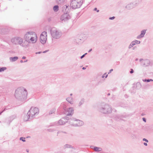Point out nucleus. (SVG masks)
<instances>
[{
    "label": "nucleus",
    "instance_id": "nucleus-1",
    "mask_svg": "<svg viewBox=\"0 0 153 153\" xmlns=\"http://www.w3.org/2000/svg\"><path fill=\"white\" fill-rule=\"evenodd\" d=\"M25 40L27 44L26 48L29 46V43L34 44L37 40V36L36 33L33 31H29L26 33L24 36Z\"/></svg>",
    "mask_w": 153,
    "mask_h": 153
},
{
    "label": "nucleus",
    "instance_id": "nucleus-2",
    "mask_svg": "<svg viewBox=\"0 0 153 153\" xmlns=\"http://www.w3.org/2000/svg\"><path fill=\"white\" fill-rule=\"evenodd\" d=\"M27 94V92L25 89L23 87H20L16 90L15 96L17 99L21 100L25 99Z\"/></svg>",
    "mask_w": 153,
    "mask_h": 153
},
{
    "label": "nucleus",
    "instance_id": "nucleus-3",
    "mask_svg": "<svg viewBox=\"0 0 153 153\" xmlns=\"http://www.w3.org/2000/svg\"><path fill=\"white\" fill-rule=\"evenodd\" d=\"M39 112V110L37 108L32 107L28 111L27 115L24 118L25 121H28L29 119H31L37 115Z\"/></svg>",
    "mask_w": 153,
    "mask_h": 153
},
{
    "label": "nucleus",
    "instance_id": "nucleus-4",
    "mask_svg": "<svg viewBox=\"0 0 153 153\" xmlns=\"http://www.w3.org/2000/svg\"><path fill=\"white\" fill-rule=\"evenodd\" d=\"M11 42L14 45H19L22 47L26 48L27 43L25 41H24L22 38L20 37H16L11 39Z\"/></svg>",
    "mask_w": 153,
    "mask_h": 153
},
{
    "label": "nucleus",
    "instance_id": "nucleus-5",
    "mask_svg": "<svg viewBox=\"0 0 153 153\" xmlns=\"http://www.w3.org/2000/svg\"><path fill=\"white\" fill-rule=\"evenodd\" d=\"M83 0H71L70 6L73 9L79 8L83 3Z\"/></svg>",
    "mask_w": 153,
    "mask_h": 153
},
{
    "label": "nucleus",
    "instance_id": "nucleus-6",
    "mask_svg": "<svg viewBox=\"0 0 153 153\" xmlns=\"http://www.w3.org/2000/svg\"><path fill=\"white\" fill-rule=\"evenodd\" d=\"M100 111L103 114H108L111 112L112 109L110 105L106 104L102 106L100 109Z\"/></svg>",
    "mask_w": 153,
    "mask_h": 153
},
{
    "label": "nucleus",
    "instance_id": "nucleus-7",
    "mask_svg": "<svg viewBox=\"0 0 153 153\" xmlns=\"http://www.w3.org/2000/svg\"><path fill=\"white\" fill-rule=\"evenodd\" d=\"M51 33L52 37L56 39L60 38L62 35L61 32L55 28H53L51 30Z\"/></svg>",
    "mask_w": 153,
    "mask_h": 153
},
{
    "label": "nucleus",
    "instance_id": "nucleus-8",
    "mask_svg": "<svg viewBox=\"0 0 153 153\" xmlns=\"http://www.w3.org/2000/svg\"><path fill=\"white\" fill-rule=\"evenodd\" d=\"M47 33L45 31L43 32L41 34L40 36V42L42 44H45L47 39Z\"/></svg>",
    "mask_w": 153,
    "mask_h": 153
},
{
    "label": "nucleus",
    "instance_id": "nucleus-9",
    "mask_svg": "<svg viewBox=\"0 0 153 153\" xmlns=\"http://www.w3.org/2000/svg\"><path fill=\"white\" fill-rule=\"evenodd\" d=\"M70 18V16L68 13H64L61 16L60 19L62 22H65L68 20Z\"/></svg>",
    "mask_w": 153,
    "mask_h": 153
},
{
    "label": "nucleus",
    "instance_id": "nucleus-10",
    "mask_svg": "<svg viewBox=\"0 0 153 153\" xmlns=\"http://www.w3.org/2000/svg\"><path fill=\"white\" fill-rule=\"evenodd\" d=\"M68 117H63L59 120L57 123L58 125H63L65 124V123L67 122Z\"/></svg>",
    "mask_w": 153,
    "mask_h": 153
},
{
    "label": "nucleus",
    "instance_id": "nucleus-11",
    "mask_svg": "<svg viewBox=\"0 0 153 153\" xmlns=\"http://www.w3.org/2000/svg\"><path fill=\"white\" fill-rule=\"evenodd\" d=\"M70 7L69 4H66L63 6L62 11L64 13H68L70 11Z\"/></svg>",
    "mask_w": 153,
    "mask_h": 153
},
{
    "label": "nucleus",
    "instance_id": "nucleus-12",
    "mask_svg": "<svg viewBox=\"0 0 153 153\" xmlns=\"http://www.w3.org/2000/svg\"><path fill=\"white\" fill-rule=\"evenodd\" d=\"M74 126H81L83 124V122L79 120H76V121H74Z\"/></svg>",
    "mask_w": 153,
    "mask_h": 153
},
{
    "label": "nucleus",
    "instance_id": "nucleus-13",
    "mask_svg": "<svg viewBox=\"0 0 153 153\" xmlns=\"http://www.w3.org/2000/svg\"><path fill=\"white\" fill-rule=\"evenodd\" d=\"M150 61L149 59H145L143 60L142 62V65L143 66L146 67L149 65Z\"/></svg>",
    "mask_w": 153,
    "mask_h": 153
},
{
    "label": "nucleus",
    "instance_id": "nucleus-14",
    "mask_svg": "<svg viewBox=\"0 0 153 153\" xmlns=\"http://www.w3.org/2000/svg\"><path fill=\"white\" fill-rule=\"evenodd\" d=\"M68 113L67 115H72L74 112V110L72 108H69L67 111Z\"/></svg>",
    "mask_w": 153,
    "mask_h": 153
},
{
    "label": "nucleus",
    "instance_id": "nucleus-15",
    "mask_svg": "<svg viewBox=\"0 0 153 153\" xmlns=\"http://www.w3.org/2000/svg\"><path fill=\"white\" fill-rule=\"evenodd\" d=\"M146 30H144L141 31L140 35L137 37V38H140L143 37L146 33Z\"/></svg>",
    "mask_w": 153,
    "mask_h": 153
},
{
    "label": "nucleus",
    "instance_id": "nucleus-16",
    "mask_svg": "<svg viewBox=\"0 0 153 153\" xmlns=\"http://www.w3.org/2000/svg\"><path fill=\"white\" fill-rule=\"evenodd\" d=\"M8 31V29L5 28H2L0 29V33L1 34H5Z\"/></svg>",
    "mask_w": 153,
    "mask_h": 153
},
{
    "label": "nucleus",
    "instance_id": "nucleus-17",
    "mask_svg": "<svg viewBox=\"0 0 153 153\" xmlns=\"http://www.w3.org/2000/svg\"><path fill=\"white\" fill-rule=\"evenodd\" d=\"M133 7V5L132 4H129L126 6V8L128 10L131 9Z\"/></svg>",
    "mask_w": 153,
    "mask_h": 153
},
{
    "label": "nucleus",
    "instance_id": "nucleus-18",
    "mask_svg": "<svg viewBox=\"0 0 153 153\" xmlns=\"http://www.w3.org/2000/svg\"><path fill=\"white\" fill-rule=\"evenodd\" d=\"M93 149L96 152H100L102 150V149L100 147H94Z\"/></svg>",
    "mask_w": 153,
    "mask_h": 153
},
{
    "label": "nucleus",
    "instance_id": "nucleus-19",
    "mask_svg": "<svg viewBox=\"0 0 153 153\" xmlns=\"http://www.w3.org/2000/svg\"><path fill=\"white\" fill-rule=\"evenodd\" d=\"M74 121H76V119L74 118H72L70 120L69 122L71 125L74 126Z\"/></svg>",
    "mask_w": 153,
    "mask_h": 153
},
{
    "label": "nucleus",
    "instance_id": "nucleus-20",
    "mask_svg": "<svg viewBox=\"0 0 153 153\" xmlns=\"http://www.w3.org/2000/svg\"><path fill=\"white\" fill-rule=\"evenodd\" d=\"M18 59V57L17 56L10 57V59L11 60L12 62H14L17 60Z\"/></svg>",
    "mask_w": 153,
    "mask_h": 153
},
{
    "label": "nucleus",
    "instance_id": "nucleus-21",
    "mask_svg": "<svg viewBox=\"0 0 153 153\" xmlns=\"http://www.w3.org/2000/svg\"><path fill=\"white\" fill-rule=\"evenodd\" d=\"M66 100L71 104H72L73 99L71 97H68L66 99Z\"/></svg>",
    "mask_w": 153,
    "mask_h": 153
},
{
    "label": "nucleus",
    "instance_id": "nucleus-22",
    "mask_svg": "<svg viewBox=\"0 0 153 153\" xmlns=\"http://www.w3.org/2000/svg\"><path fill=\"white\" fill-rule=\"evenodd\" d=\"M65 0H56V2L58 4H61L65 2Z\"/></svg>",
    "mask_w": 153,
    "mask_h": 153
},
{
    "label": "nucleus",
    "instance_id": "nucleus-23",
    "mask_svg": "<svg viewBox=\"0 0 153 153\" xmlns=\"http://www.w3.org/2000/svg\"><path fill=\"white\" fill-rule=\"evenodd\" d=\"M64 148L65 149L68 148H73V147L71 145H70L69 144H66L64 146Z\"/></svg>",
    "mask_w": 153,
    "mask_h": 153
},
{
    "label": "nucleus",
    "instance_id": "nucleus-24",
    "mask_svg": "<svg viewBox=\"0 0 153 153\" xmlns=\"http://www.w3.org/2000/svg\"><path fill=\"white\" fill-rule=\"evenodd\" d=\"M53 10L55 12H57L59 10V6L58 5H55L53 7Z\"/></svg>",
    "mask_w": 153,
    "mask_h": 153
},
{
    "label": "nucleus",
    "instance_id": "nucleus-25",
    "mask_svg": "<svg viewBox=\"0 0 153 153\" xmlns=\"http://www.w3.org/2000/svg\"><path fill=\"white\" fill-rule=\"evenodd\" d=\"M136 87L137 88L139 89V88H140L141 87V84L139 82H137L136 83Z\"/></svg>",
    "mask_w": 153,
    "mask_h": 153
},
{
    "label": "nucleus",
    "instance_id": "nucleus-26",
    "mask_svg": "<svg viewBox=\"0 0 153 153\" xmlns=\"http://www.w3.org/2000/svg\"><path fill=\"white\" fill-rule=\"evenodd\" d=\"M84 99H82L79 103V105L80 106L84 102Z\"/></svg>",
    "mask_w": 153,
    "mask_h": 153
},
{
    "label": "nucleus",
    "instance_id": "nucleus-27",
    "mask_svg": "<svg viewBox=\"0 0 153 153\" xmlns=\"http://www.w3.org/2000/svg\"><path fill=\"white\" fill-rule=\"evenodd\" d=\"M16 116L15 115H12L10 116L9 117V119L10 120H12L15 118Z\"/></svg>",
    "mask_w": 153,
    "mask_h": 153
},
{
    "label": "nucleus",
    "instance_id": "nucleus-28",
    "mask_svg": "<svg viewBox=\"0 0 153 153\" xmlns=\"http://www.w3.org/2000/svg\"><path fill=\"white\" fill-rule=\"evenodd\" d=\"M7 68L6 67H0V72L4 71Z\"/></svg>",
    "mask_w": 153,
    "mask_h": 153
},
{
    "label": "nucleus",
    "instance_id": "nucleus-29",
    "mask_svg": "<svg viewBox=\"0 0 153 153\" xmlns=\"http://www.w3.org/2000/svg\"><path fill=\"white\" fill-rule=\"evenodd\" d=\"M134 45H135V44L134 43V42H132L131 43V44L129 46V48H131L132 47H133Z\"/></svg>",
    "mask_w": 153,
    "mask_h": 153
},
{
    "label": "nucleus",
    "instance_id": "nucleus-30",
    "mask_svg": "<svg viewBox=\"0 0 153 153\" xmlns=\"http://www.w3.org/2000/svg\"><path fill=\"white\" fill-rule=\"evenodd\" d=\"M132 42H134V43L135 44V45L137 44H139L140 43V41H137L135 40L134 41Z\"/></svg>",
    "mask_w": 153,
    "mask_h": 153
},
{
    "label": "nucleus",
    "instance_id": "nucleus-31",
    "mask_svg": "<svg viewBox=\"0 0 153 153\" xmlns=\"http://www.w3.org/2000/svg\"><path fill=\"white\" fill-rule=\"evenodd\" d=\"M10 106H6L4 109V110H3V111H4L7 110H8L9 109H10Z\"/></svg>",
    "mask_w": 153,
    "mask_h": 153
},
{
    "label": "nucleus",
    "instance_id": "nucleus-32",
    "mask_svg": "<svg viewBox=\"0 0 153 153\" xmlns=\"http://www.w3.org/2000/svg\"><path fill=\"white\" fill-rule=\"evenodd\" d=\"M57 135H58V134H63V133L66 134V132H65V131H59L57 132Z\"/></svg>",
    "mask_w": 153,
    "mask_h": 153
},
{
    "label": "nucleus",
    "instance_id": "nucleus-33",
    "mask_svg": "<svg viewBox=\"0 0 153 153\" xmlns=\"http://www.w3.org/2000/svg\"><path fill=\"white\" fill-rule=\"evenodd\" d=\"M55 111V110L54 109H53L51 110L49 112V114H52L53 113H54Z\"/></svg>",
    "mask_w": 153,
    "mask_h": 153
},
{
    "label": "nucleus",
    "instance_id": "nucleus-34",
    "mask_svg": "<svg viewBox=\"0 0 153 153\" xmlns=\"http://www.w3.org/2000/svg\"><path fill=\"white\" fill-rule=\"evenodd\" d=\"M87 54V53H86L85 54H84L83 55H82V56H81V57H80L81 59H82L85 56V55H86Z\"/></svg>",
    "mask_w": 153,
    "mask_h": 153
},
{
    "label": "nucleus",
    "instance_id": "nucleus-35",
    "mask_svg": "<svg viewBox=\"0 0 153 153\" xmlns=\"http://www.w3.org/2000/svg\"><path fill=\"white\" fill-rule=\"evenodd\" d=\"M23 137H21L20 138V140H22L23 142H25V140H24V139H23Z\"/></svg>",
    "mask_w": 153,
    "mask_h": 153
},
{
    "label": "nucleus",
    "instance_id": "nucleus-36",
    "mask_svg": "<svg viewBox=\"0 0 153 153\" xmlns=\"http://www.w3.org/2000/svg\"><path fill=\"white\" fill-rule=\"evenodd\" d=\"M48 131L49 132H52L53 131V130L52 129H48Z\"/></svg>",
    "mask_w": 153,
    "mask_h": 153
},
{
    "label": "nucleus",
    "instance_id": "nucleus-37",
    "mask_svg": "<svg viewBox=\"0 0 153 153\" xmlns=\"http://www.w3.org/2000/svg\"><path fill=\"white\" fill-rule=\"evenodd\" d=\"M143 141H144L147 142H148V141L146 139H145V138H143Z\"/></svg>",
    "mask_w": 153,
    "mask_h": 153
},
{
    "label": "nucleus",
    "instance_id": "nucleus-38",
    "mask_svg": "<svg viewBox=\"0 0 153 153\" xmlns=\"http://www.w3.org/2000/svg\"><path fill=\"white\" fill-rule=\"evenodd\" d=\"M134 72V71L132 69H131V71H130V73L131 74H132Z\"/></svg>",
    "mask_w": 153,
    "mask_h": 153
},
{
    "label": "nucleus",
    "instance_id": "nucleus-39",
    "mask_svg": "<svg viewBox=\"0 0 153 153\" xmlns=\"http://www.w3.org/2000/svg\"><path fill=\"white\" fill-rule=\"evenodd\" d=\"M115 18V17L113 16L112 17L109 18V19H110L112 20V19H114Z\"/></svg>",
    "mask_w": 153,
    "mask_h": 153
},
{
    "label": "nucleus",
    "instance_id": "nucleus-40",
    "mask_svg": "<svg viewBox=\"0 0 153 153\" xmlns=\"http://www.w3.org/2000/svg\"><path fill=\"white\" fill-rule=\"evenodd\" d=\"M143 121H144L145 122H146V120L145 118H143Z\"/></svg>",
    "mask_w": 153,
    "mask_h": 153
},
{
    "label": "nucleus",
    "instance_id": "nucleus-41",
    "mask_svg": "<svg viewBox=\"0 0 153 153\" xmlns=\"http://www.w3.org/2000/svg\"><path fill=\"white\" fill-rule=\"evenodd\" d=\"M94 11H96L97 10V12H99V10H97V8H95L94 9Z\"/></svg>",
    "mask_w": 153,
    "mask_h": 153
},
{
    "label": "nucleus",
    "instance_id": "nucleus-42",
    "mask_svg": "<svg viewBox=\"0 0 153 153\" xmlns=\"http://www.w3.org/2000/svg\"><path fill=\"white\" fill-rule=\"evenodd\" d=\"M113 71V69H112L110 70L109 72L108 73V74L111 73V71Z\"/></svg>",
    "mask_w": 153,
    "mask_h": 153
},
{
    "label": "nucleus",
    "instance_id": "nucleus-43",
    "mask_svg": "<svg viewBox=\"0 0 153 153\" xmlns=\"http://www.w3.org/2000/svg\"><path fill=\"white\" fill-rule=\"evenodd\" d=\"M143 144L145 146H147V144L146 143H144Z\"/></svg>",
    "mask_w": 153,
    "mask_h": 153
},
{
    "label": "nucleus",
    "instance_id": "nucleus-44",
    "mask_svg": "<svg viewBox=\"0 0 153 153\" xmlns=\"http://www.w3.org/2000/svg\"><path fill=\"white\" fill-rule=\"evenodd\" d=\"M26 57L24 56L22 57V59H26Z\"/></svg>",
    "mask_w": 153,
    "mask_h": 153
},
{
    "label": "nucleus",
    "instance_id": "nucleus-45",
    "mask_svg": "<svg viewBox=\"0 0 153 153\" xmlns=\"http://www.w3.org/2000/svg\"><path fill=\"white\" fill-rule=\"evenodd\" d=\"M150 82V80H149V79H147L146 82Z\"/></svg>",
    "mask_w": 153,
    "mask_h": 153
},
{
    "label": "nucleus",
    "instance_id": "nucleus-46",
    "mask_svg": "<svg viewBox=\"0 0 153 153\" xmlns=\"http://www.w3.org/2000/svg\"><path fill=\"white\" fill-rule=\"evenodd\" d=\"M92 50V49H90L89 51H88V52H91V51Z\"/></svg>",
    "mask_w": 153,
    "mask_h": 153
},
{
    "label": "nucleus",
    "instance_id": "nucleus-47",
    "mask_svg": "<svg viewBox=\"0 0 153 153\" xmlns=\"http://www.w3.org/2000/svg\"><path fill=\"white\" fill-rule=\"evenodd\" d=\"M4 111L3 110L0 113V115Z\"/></svg>",
    "mask_w": 153,
    "mask_h": 153
},
{
    "label": "nucleus",
    "instance_id": "nucleus-48",
    "mask_svg": "<svg viewBox=\"0 0 153 153\" xmlns=\"http://www.w3.org/2000/svg\"><path fill=\"white\" fill-rule=\"evenodd\" d=\"M48 51H44L43 52V53H46Z\"/></svg>",
    "mask_w": 153,
    "mask_h": 153
},
{
    "label": "nucleus",
    "instance_id": "nucleus-49",
    "mask_svg": "<svg viewBox=\"0 0 153 153\" xmlns=\"http://www.w3.org/2000/svg\"><path fill=\"white\" fill-rule=\"evenodd\" d=\"M82 69L83 70H85V69H86V68H85V67H83V68H82Z\"/></svg>",
    "mask_w": 153,
    "mask_h": 153
},
{
    "label": "nucleus",
    "instance_id": "nucleus-50",
    "mask_svg": "<svg viewBox=\"0 0 153 153\" xmlns=\"http://www.w3.org/2000/svg\"><path fill=\"white\" fill-rule=\"evenodd\" d=\"M143 80L144 81V82H146L147 79H145V80Z\"/></svg>",
    "mask_w": 153,
    "mask_h": 153
},
{
    "label": "nucleus",
    "instance_id": "nucleus-51",
    "mask_svg": "<svg viewBox=\"0 0 153 153\" xmlns=\"http://www.w3.org/2000/svg\"><path fill=\"white\" fill-rule=\"evenodd\" d=\"M149 80H150V81H153V80L152 79H149Z\"/></svg>",
    "mask_w": 153,
    "mask_h": 153
},
{
    "label": "nucleus",
    "instance_id": "nucleus-52",
    "mask_svg": "<svg viewBox=\"0 0 153 153\" xmlns=\"http://www.w3.org/2000/svg\"><path fill=\"white\" fill-rule=\"evenodd\" d=\"M23 62V61L22 60H21L20 61V62H21V63H22V62Z\"/></svg>",
    "mask_w": 153,
    "mask_h": 153
},
{
    "label": "nucleus",
    "instance_id": "nucleus-53",
    "mask_svg": "<svg viewBox=\"0 0 153 153\" xmlns=\"http://www.w3.org/2000/svg\"><path fill=\"white\" fill-rule=\"evenodd\" d=\"M26 152H29V150H28V149H27L26 150Z\"/></svg>",
    "mask_w": 153,
    "mask_h": 153
},
{
    "label": "nucleus",
    "instance_id": "nucleus-54",
    "mask_svg": "<svg viewBox=\"0 0 153 153\" xmlns=\"http://www.w3.org/2000/svg\"><path fill=\"white\" fill-rule=\"evenodd\" d=\"M41 53V52H38V53H36L39 54V53Z\"/></svg>",
    "mask_w": 153,
    "mask_h": 153
},
{
    "label": "nucleus",
    "instance_id": "nucleus-55",
    "mask_svg": "<svg viewBox=\"0 0 153 153\" xmlns=\"http://www.w3.org/2000/svg\"><path fill=\"white\" fill-rule=\"evenodd\" d=\"M27 60H26L24 62H27Z\"/></svg>",
    "mask_w": 153,
    "mask_h": 153
},
{
    "label": "nucleus",
    "instance_id": "nucleus-56",
    "mask_svg": "<svg viewBox=\"0 0 153 153\" xmlns=\"http://www.w3.org/2000/svg\"><path fill=\"white\" fill-rule=\"evenodd\" d=\"M107 76H108V75H107H107H106V76H105V77L106 78H107Z\"/></svg>",
    "mask_w": 153,
    "mask_h": 153
},
{
    "label": "nucleus",
    "instance_id": "nucleus-57",
    "mask_svg": "<svg viewBox=\"0 0 153 153\" xmlns=\"http://www.w3.org/2000/svg\"><path fill=\"white\" fill-rule=\"evenodd\" d=\"M110 95V93H108V96H109V95Z\"/></svg>",
    "mask_w": 153,
    "mask_h": 153
},
{
    "label": "nucleus",
    "instance_id": "nucleus-58",
    "mask_svg": "<svg viewBox=\"0 0 153 153\" xmlns=\"http://www.w3.org/2000/svg\"><path fill=\"white\" fill-rule=\"evenodd\" d=\"M104 77V75H103L102 76V78H103Z\"/></svg>",
    "mask_w": 153,
    "mask_h": 153
},
{
    "label": "nucleus",
    "instance_id": "nucleus-59",
    "mask_svg": "<svg viewBox=\"0 0 153 153\" xmlns=\"http://www.w3.org/2000/svg\"><path fill=\"white\" fill-rule=\"evenodd\" d=\"M70 96H72V94H70Z\"/></svg>",
    "mask_w": 153,
    "mask_h": 153
},
{
    "label": "nucleus",
    "instance_id": "nucleus-60",
    "mask_svg": "<svg viewBox=\"0 0 153 153\" xmlns=\"http://www.w3.org/2000/svg\"><path fill=\"white\" fill-rule=\"evenodd\" d=\"M134 49V48H133V49Z\"/></svg>",
    "mask_w": 153,
    "mask_h": 153
}]
</instances>
